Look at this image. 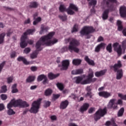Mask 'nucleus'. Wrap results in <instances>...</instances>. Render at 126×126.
<instances>
[{
  "label": "nucleus",
  "mask_w": 126,
  "mask_h": 126,
  "mask_svg": "<svg viewBox=\"0 0 126 126\" xmlns=\"http://www.w3.org/2000/svg\"><path fill=\"white\" fill-rule=\"evenodd\" d=\"M117 0H102L101 2L100 6L103 9L107 8L103 12L102 18L103 20H107L109 17L110 11H113L115 9L113 3H117Z\"/></svg>",
  "instance_id": "f257e3e1"
},
{
  "label": "nucleus",
  "mask_w": 126,
  "mask_h": 126,
  "mask_svg": "<svg viewBox=\"0 0 126 126\" xmlns=\"http://www.w3.org/2000/svg\"><path fill=\"white\" fill-rule=\"evenodd\" d=\"M54 35H55V32H50L47 35L42 36L36 42L35 48L38 49H40L41 46H44V45L46 46H52L56 44V43H58V39L48 41V40H51L54 36Z\"/></svg>",
  "instance_id": "f03ea898"
},
{
  "label": "nucleus",
  "mask_w": 126,
  "mask_h": 126,
  "mask_svg": "<svg viewBox=\"0 0 126 126\" xmlns=\"http://www.w3.org/2000/svg\"><path fill=\"white\" fill-rule=\"evenodd\" d=\"M67 42L70 41L68 49L70 53H72L73 52L77 54L79 53V48H77L80 45L79 40L73 38H69L67 39Z\"/></svg>",
  "instance_id": "7ed1b4c3"
},
{
  "label": "nucleus",
  "mask_w": 126,
  "mask_h": 126,
  "mask_svg": "<svg viewBox=\"0 0 126 126\" xmlns=\"http://www.w3.org/2000/svg\"><path fill=\"white\" fill-rule=\"evenodd\" d=\"M114 51L117 53L118 57H121L122 54L126 53V38L122 42V45H120L118 42L114 43L113 44Z\"/></svg>",
  "instance_id": "20e7f679"
},
{
  "label": "nucleus",
  "mask_w": 126,
  "mask_h": 126,
  "mask_svg": "<svg viewBox=\"0 0 126 126\" xmlns=\"http://www.w3.org/2000/svg\"><path fill=\"white\" fill-rule=\"evenodd\" d=\"M41 102H42V98H38L37 100L34 101L32 104V106L31 109L30 110L27 109L24 110L23 114L26 115L29 111L30 113H31V114H37V113L39 112Z\"/></svg>",
  "instance_id": "39448f33"
},
{
  "label": "nucleus",
  "mask_w": 126,
  "mask_h": 126,
  "mask_svg": "<svg viewBox=\"0 0 126 126\" xmlns=\"http://www.w3.org/2000/svg\"><path fill=\"white\" fill-rule=\"evenodd\" d=\"M123 66L122 64V62L121 61H118L117 63L114 64L112 67L113 68L114 72H117L116 74V79L120 80L122 79L123 76H124V72H123V69H120Z\"/></svg>",
  "instance_id": "423d86ee"
},
{
  "label": "nucleus",
  "mask_w": 126,
  "mask_h": 126,
  "mask_svg": "<svg viewBox=\"0 0 126 126\" xmlns=\"http://www.w3.org/2000/svg\"><path fill=\"white\" fill-rule=\"evenodd\" d=\"M33 32H35V29H29L22 35L21 43H20V47L22 49H24V48L27 47V35H30V34L32 35Z\"/></svg>",
  "instance_id": "0eeeda50"
},
{
  "label": "nucleus",
  "mask_w": 126,
  "mask_h": 126,
  "mask_svg": "<svg viewBox=\"0 0 126 126\" xmlns=\"http://www.w3.org/2000/svg\"><path fill=\"white\" fill-rule=\"evenodd\" d=\"M94 31V29L92 27L84 26L80 32V33L81 37H83V36H86L85 39H90L91 36L89 34L93 33Z\"/></svg>",
  "instance_id": "6e6552de"
},
{
  "label": "nucleus",
  "mask_w": 126,
  "mask_h": 126,
  "mask_svg": "<svg viewBox=\"0 0 126 126\" xmlns=\"http://www.w3.org/2000/svg\"><path fill=\"white\" fill-rule=\"evenodd\" d=\"M116 102V99L113 98L110 99L107 108L108 109H113V110H118V105H120V106H123V100L121 99L118 100L117 103H115Z\"/></svg>",
  "instance_id": "1a4fd4ad"
},
{
  "label": "nucleus",
  "mask_w": 126,
  "mask_h": 126,
  "mask_svg": "<svg viewBox=\"0 0 126 126\" xmlns=\"http://www.w3.org/2000/svg\"><path fill=\"white\" fill-rule=\"evenodd\" d=\"M107 114V108L104 107L103 109H99L94 115V119L95 122L101 119V117H104Z\"/></svg>",
  "instance_id": "9d476101"
},
{
  "label": "nucleus",
  "mask_w": 126,
  "mask_h": 126,
  "mask_svg": "<svg viewBox=\"0 0 126 126\" xmlns=\"http://www.w3.org/2000/svg\"><path fill=\"white\" fill-rule=\"evenodd\" d=\"M13 104L14 107H20L21 108H27V107H29V104L22 99L13 100Z\"/></svg>",
  "instance_id": "9b49d317"
},
{
  "label": "nucleus",
  "mask_w": 126,
  "mask_h": 126,
  "mask_svg": "<svg viewBox=\"0 0 126 126\" xmlns=\"http://www.w3.org/2000/svg\"><path fill=\"white\" fill-rule=\"evenodd\" d=\"M93 77H94V72H93V70H92V69L90 68L89 69V73L88 76V78L87 79L83 81L82 84H84L85 83H86L88 81H90V80L92 78H93Z\"/></svg>",
  "instance_id": "f8f14e48"
},
{
  "label": "nucleus",
  "mask_w": 126,
  "mask_h": 126,
  "mask_svg": "<svg viewBox=\"0 0 126 126\" xmlns=\"http://www.w3.org/2000/svg\"><path fill=\"white\" fill-rule=\"evenodd\" d=\"M62 66L61 68V70H66L69 66V61L68 60H63L62 62Z\"/></svg>",
  "instance_id": "ddd939ff"
},
{
  "label": "nucleus",
  "mask_w": 126,
  "mask_h": 126,
  "mask_svg": "<svg viewBox=\"0 0 126 126\" xmlns=\"http://www.w3.org/2000/svg\"><path fill=\"white\" fill-rule=\"evenodd\" d=\"M98 95L100 97H103V98H109V97H111L112 95L111 94V93H109L108 92L103 91L98 93Z\"/></svg>",
  "instance_id": "4468645a"
},
{
  "label": "nucleus",
  "mask_w": 126,
  "mask_h": 126,
  "mask_svg": "<svg viewBox=\"0 0 126 126\" xmlns=\"http://www.w3.org/2000/svg\"><path fill=\"white\" fill-rule=\"evenodd\" d=\"M88 108H89V103H85L82 106H81L79 109V112H80V113H82V114H83L84 112L88 110Z\"/></svg>",
  "instance_id": "2eb2a0df"
},
{
  "label": "nucleus",
  "mask_w": 126,
  "mask_h": 126,
  "mask_svg": "<svg viewBox=\"0 0 126 126\" xmlns=\"http://www.w3.org/2000/svg\"><path fill=\"white\" fill-rule=\"evenodd\" d=\"M105 46H106V44L104 43H101L97 45L96 47H95L94 49V51L95 53H99L100 51H101V49H105Z\"/></svg>",
  "instance_id": "dca6fc26"
},
{
  "label": "nucleus",
  "mask_w": 126,
  "mask_h": 126,
  "mask_svg": "<svg viewBox=\"0 0 126 126\" xmlns=\"http://www.w3.org/2000/svg\"><path fill=\"white\" fill-rule=\"evenodd\" d=\"M120 13L121 17H126V7L121 6L120 8Z\"/></svg>",
  "instance_id": "f3484780"
},
{
  "label": "nucleus",
  "mask_w": 126,
  "mask_h": 126,
  "mask_svg": "<svg viewBox=\"0 0 126 126\" xmlns=\"http://www.w3.org/2000/svg\"><path fill=\"white\" fill-rule=\"evenodd\" d=\"M107 72V70H102L99 71H96L94 73V75L96 77H100V76H103V75H105V73Z\"/></svg>",
  "instance_id": "a211bd4d"
},
{
  "label": "nucleus",
  "mask_w": 126,
  "mask_h": 126,
  "mask_svg": "<svg viewBox=\"0 0 126 126\" xmlns=\"http://www.w3.org/2000/svg\"><path fill=\"white\" fill-rule=\"evenodd\" d=\"M68 104H69V103L67 100L62 101L60 104V109L62 110H64V109H66L67 106H68Z\"/></svg>",
  "instance_id": "6ab92c4d"
},
{
  "label": "nucleus",
  "mask_w": 126,
  "mask_h": 126,
  "mask_svg": "<svg viewBox=\"0 0 126 126\" xmlns=\"http://www.w3.org/2000/svg\"><path fill=\"white\" fill-rule=\"evenodd\" d=\"M85 61L89 64L90 65H92L93 66H94L95 65V63L94 62V61L91 60L89 59L88 56H86L85 57Z\"/></svg>",
  "instance_id": "aec40b11"
},
{
  "label": "nucleus",
  "mask_w": 126,
  "mask_h": 126,
  "mask_svg": "<svg viewBox=\"0 0 126 126\" xmlns=\"http://www.w3.org/2000/svg\"><path fill=\"white\" fill-rule=\"evenodd\" d=\"M18 62H23V63L26 65L29 64V62L27 61V60L25 58L21 56H19L17 58Z\"/></svg>",
  "instance_id": "412c9836"
},
{
  "label": "nucleus",
  "mask_w": 126,
  "mask_h": 126,
  "mask_svg": "<svg viewBox=\"0 0 126 126\" xmlns=\"http://www.w3.org/2000/svg\"><path fill=\"white\" fill-rule=\"evenodd\" d=\"M60 76V74H55L52 72L48 73V77L50 80H53V79H55V78H57V77H59Z\"/></svg>",
  "instance_id": "4be33fe9"
},
{
  "label": "nucleus",
  "mask_w": 126,
  "mask_h": 126,
  "mask_svg": "<svg viewBox=\"0 0 126 126\" xmlns=\"http://www.w3.org/2000/svg\"><path fill=\"white\" fill-rule=\"evenodd\" d=\"M39 6V4L36 1H32L30 3L29 7L30 8H37Z\"/></svg>",
  "instance_id": "5701e85b"
},
{
  "label": "nucleus",
  "mask_w": 126,
  "mask_h": 126,
  "mask_svg": "<svg viewBox=\"0 0 126 126\" xmlns=\"http://www.w3.org/2000/svg\"><path fill=\"white\" fill-rule=\"evenodd\" d=\"M82 73H83V69H82L73 70L71 71V74L74 75H76L77 74H82Z\"/></svg>",
  "instance_id": "b1692460"
},
{
  "label": "nucleus",
  "mask_w": 126,
  "mask_h": 126,
  "mask_svg": "<svg viewBox=\"0 0 126 126\" xmlns=\"http://www.w3.org/2000/svg\"><path fill=\"white\" fill-rule=\"evenodd\" d=\"M83 78L81 76H77L76 77V81L75 83L76 84H81L82 85H85L86 84H82V82H83Z\"/></svg>",
  "instance_id": "393cba45"
},
{
  "label": "nucleus",
  "mask_w": 126,
  "mask_h": 126,
  "mask_svg": "<svg viewBox=\"0 0 126 126\" xmlns=\"http://www.w3.org/2000/svg\"><path fill=\"white\" fill-rule=\"evenodd\" d=\"M38 54H39V53L37 50L32 52V54H30L31 59H32V60H34V59H37V57H38Z\"/></svg>",
  "instance_id": "a878e982"
},
{
  "label": "nucleus",
  "mask_w": 126,
  "mask_h": 126,
  "mask_svg": "<svg viewBox=\"0 0 126 126\" xmlns=\"http://www.w3.org/2000/svg\"><path fill=\"white\" fill-rule=\"evenodd\" d=\"M48 30H49V27H44V25H41V30L39 32V34L40 35H42V34L43 33H44V32H47V31H48Z\"/></svg>",
  "instance_id": "bb28decb"
},
{
  "label": "nucleus",
  "mask_w": 126,
  "mask_h": 126,
  "mask_svg": "<svg viewBox=\"0 0 126 126\" xmlns=\"http://www.w3.org/2000/svg\"><path fill=\"white\" fill-rule=\"evenodd\" d=\"M17 87V85L16 84H14L12 86V87H11L12 93L14 94V93H17V92H18V89L16 88Z\"/></svg>",
  "instance_id": "cd10ccee"
},
{
  "label": "nucleus",
  "mask_w": 126,
  "mask_h": 126,
  "mask_svg": "<svg viewBox=\"0 0 126 126\" xmlns=\"http://www.w3.org/2000/svg\"><path fill=\"white\" fill-rule=\"evenodd\" d=\"M35 78L36 77L34 76H30L27 78L26 82H28L29 83H30L31 82H33V81L35 80Z\"/></svg>",
  "instance_id": "c85d7f7f"
},
{
  "label": "nucleus",
  "mask_w": 126,
  "mask_h": 126,
  "mask_svg": "<svg viewBox=\"0 0 126 126\" xmlns=\"http://www.w3.org/2000/svg\"><path fill=\"white\" fill-rule=\"evenodd\" d=\"M5 37V33L3 32L0 34V45L3 44L4 42V37Z\"/></svg>",
  "instance_id": "c756f323"
},
{
  "label": "nucleus",
  "mask_w": 126,
  "mask_h": 126,
  "mask_svg": "<svg viewBox=\"0 0 126 126\" xmlns=\"http://www.w3.org/2000/svg\"><path fill=\"white\" fill-rule=\"evenodd\" d=\"M74 65H79L81 63V60L79 59H74L72 61Z\"/></svg>",
  "instance_id": "7c9ffc66"
},
{
  "label": "nucleus",
  "mask_w": 126,
  "mask_h": 126,
  "mask_svg": "<svg viewBox=\"0 0 126 126\" xmlns=\"http://www.w3.org/2000/svg\"><path fill=\"white\" fill-rule=\"evenodd\" d=\"M124 112L125 108H124V107L121 108L118 112V117H123Z\"/></svg>",
  "instance_id": "2f4dec72"
},
{
  "label": "nucleus",
  "mask_w": 126,
  "mask_h": 126,
  "mask_svg": "<svg viewBox=\"0 0 126 126\" xmlns=\"http://www.w3.org/2000/svg\"><path fill=\"white\" fill-rule=\"evenodd\" d=\"M59 11L60 12H64V11H66V8L64 5L61 4L59 7Z\"/></svg>",
  "instance_id": "473e14b6"
},
{
  "label": "nucleus",
  "mask_w": 126,
  "mask_h": 126,
  "mask_svg": "<svg viewBox=\"0 0 126 126\" xmlns=\"http://www.w3.org/2000/svg\"><path fill=\"white\" fill-rule=\"evenodd\" d=\"M69 8H70V9H73V10H74L75 11H78V8L72 3L70 4Z\"/></svg>",
  "instance_id": "72a5a7b5"
},
{
  "label": "nucleus",
  "mask_w": 126,
  "mask_h": 126,
  "mask_svg": "<svg viewBox=\"0 0 126 126\" xmlns=\"http://www.w3.org/2000/svg\"><path fill=\"white\" fill-rule=\"evenodd\" d=\"M47 76L45 75L44 74L40 75L37 77V81H42L43 79H44Z\"/></svg>",
  "instance_id": "f704fd0d"
},
{
  "label": "nucleus",
  "mask_w": 126,
  "mask_h": 126,
  "mask_svg": "<svg viewBox=\"0 0 126 126\" xmlns=\"http://www.w3.org/2000/svg\"><path fill=\"white\" fill-rule=\"evenodd\" d=\"M53 93V91L50 89L46 90L44 93L45 96H50Z\"/></svg>",
  "instance_id": "c9c22d12"
},
{
  "label": "nucleus",
  "mask_w": 126,
  "mask_h": 126,
  "mask_svg": "<svg viewBox=\"0 0 126 126\" xmlns=\"http://www.w3.org/2000/svg\"><path fill=\"white\" fill-rule=\"evenodd\" d=\"M106 51L108 52V53H112L113 51L112 50V43H109L106 47Z\"/></svg>",
  "instance_id": "e433bc0d"
},
{
  "label": "nucleus",
  "mask_w": 126,
  "mask_h": 126,
  "mask_svg": "<svg viewBox=\"0 0 126 126\" xmlns=\"http://www.w3.org/2000/svg\"><path fill=\"white\" fill-rule=\"evenodd\" d=\"M42 21V18L41 17H37L34 21L33 22V25H37L39 22Z\"/></svg>",
  "instance_id": "4c0bfd02"
},
{
  "label": "nucleus",
  "mask_w": 126,
  "mask_h": 126,
  "mask_svg": "<svg viewBox=\"0 0 126 126\" xmlns=\"http://www.w3.org/2000/svg\"><path fill=\"white\" fill-rule=\"evenodd\" d=\"M97 4V0H91L89 2V5L91 6L93 5L94 7Z\"/></svg>",
  "instance_id": "58836bf2"
},
{
  "label": "nucleus",
  "mask_w": 126,
  "mask_h": 126,
  "mask_svg": "<svg viewBox=\"0 0 126 126\" xmlns=\"http://www.w3.org/2000/svg\"><path fill=\"white\" fill-rule=\"evenodd\" d=\"M7 115H8V116H12V115H15V112H14L12 109H9L7 110Z\"/></svg>",
  "instance_id": "ea45409f"
},
{
  "label": "nucleus",
  "mask_w": 126,
  "mask_h": 126,
  "mask_svg": "<svg viewBox=\"0 0 126 126\" xmlns=\"http://www.w3.org/2000/svg\"><path fill=\"white\" fill-rule=\"evenodd\" d=\"M12 107H14V104H13V99H12L11 102H10L7 106V109H11V108H12Z\"/></svg>",
  "instance_id": "a19ab883"
},
{
  "label": "nucleus",
  "mask_w": 126,
  "mask_h": 126,
  "mask_svg": "<svg viewBox=\"0 0 126 126\" xmlns=\"http://www.w3.org/2000/svg\"><path fill=\"white\" fill-rule=\"evenodd\" d=\"M57 86L58 88H59V90H61V91L63 90V85L62 83H58L57 84Z\"/></svg>",
  "instance_id": "79ce46f5"
},
{
  "label": "nucleus",
  "mask_w": 126,
  "mask_h": 126,
  "mask_svg": "<svg viewBox=\"0 0 126 126\" xmlns=\"http://www.w3.org/2000/svg\"><path fill=\"white\" fill-rule=\"evenodd\" d=\"M59 18L62 21H65V20H67V16L66 15H59Z\"/></svg>",
  "instance_id": "37998d69"
},
{
  "label": "nucleus",
  "mask_w": 126,
  "mask_h": 126,
  "mask_svg": "<svg viewBox=\"0 0 126 126\" xmlns=\"http://www.w3.org/2000/svg\"><path fill=\"white\" fill-rule=\"evenodd\" d=\"M78 26H77V24H75L73 26V29L71 31L72 33H73L74 32H77L78 31Z\"/></svg>",
  "instance_id": "c03bdc74"
},
{
  "label": "nucleus",
  "mask_w": 126,
  "mask_h": 126,
  "mask_svg": "<svg viewBox=\"0 0 126 126\" xmlns=\"http://www.w3.org/2000/svg\"><path fill=\"white\" fill-rule=\"evenodd\" d=\"M16 52L13 51L10 54L11 59H14L16 57Z\"/></svg>",
  "instance_id": "a18cd8bd"
},
{
  "label": "nucleus",
  "mask_w": 126,
  "mask_h": 126,
  "mask_svg": "<svg viewBox=\"0 0 126 126\" xmlns=\"http://www.w3.org/2000/svg\"><path fill=\"white\" fill-rule=\"evenodd\" d=\"M1 89L0 91L1 93H5V92L7 91L6 86H2L1 88Z\"/></svg>",
  "instance_id": "49530a36"
},
{
  "label": "nucleus",
  "mask_w": 126,
  "mask_h": 126,
  "mask_svg": "<svg viewBox=\"0 0 126 126\" xmlns=\"http://www.w3.org/2000/svg\"><path fill=\"white\" fill-rule=\"evenodd\" d=\"M97 80V78H91L90 81H88L86 83H85L84 84H89L91 83L92 82H95Z\"/></svg>",
  "instance_id": "de8ad7c7"
},
{
  "label": "nucleus",
  "mask_w": 126,
  "mask_h": 126,
  "mask_svg": "<svg viewBox=\"0 0 126 126\" xmlns=\"http://www.w3.org/2000/svg\"><path fill=\"white\" fill-rule=\"evenodd\" d=\"M66 11L69 15H73L74 14V11L71 10V9H67Z\"/></svg>",
  "instance_id": "09e8293b"
},
{
  "label": "nucleus",
  "mask_w": 126,
  "mask_h": 126,
  "mask_svg": "<svg viewBox=\"0 0 126 126\" xmlns=\"http://www.w3.org/2000/svg\"><path fill=\"white\" fill-rule=\"evenodd\" d=\"M118 97L121 98L122 100H125V101H126V94L124 95L122 94H119Z\"/></svg>",
  "instance_id": "8fccbe9b"
},
{
  "label": "nucleus",
  "mask_w": 126,
  "mask_h": 126,
  "mask_svg": "<svg viewBox=\"0 0 126 126\" xmlns=\"http://www.w3.org/2000/svg\"><path fill=\"white\" fill-rule=\"evenodd\" d=\"M6 62L3 61L2 63L0 64V73L1 72V70H2V68H3L4 65H5Z\"/></svg>",
  "instance_id": "3c124183"
},
{
  "label": "nucleus",
  "mask_w": 126,
  "mask_h": 126,
  "mask_svg": "<svg viewBox=\"0 0 126 126\" xmlns=\"http://www.w3.org/2000/svg\"><path fill=\"white\" fill-rule=\"evenodd\" d=\"M0 98L1 100L4 101L7 99V95H6V94H2L0 95Z\"/></svg>",
  "instance_id": "603ef678"
},
{
  "label": "nucleus",
  "mask_w": 126,
  "mask_h": 126,
  "mask_svg": "<svg viewBox=\"0 0 126 126\" xmlns=\"http://www.w3.org/2000/svg\"><path fill=\"white\" fill-rule=\"evenodd\" d=\"M30 52H31V49H30V48L29 47L26 48L24 50V53H25V54H29Z\"/></svg>",
  "instance_id": "864d4df0"
},
{
  "label": "nucleus",
  "mask_w": 126,
  "mask_h": 126,
  "mask_svg": "<svg viewBox=\"0 0 126 126\" xmlns=\"http://www.w3.org/2000/svg\"><path fill=\"white\" fill-rule=\"evenodd\" d=\"M12 80H13V77L12 76L9 77L7 78V82L9 84L11 83V82H12Z\"/></svg>",
  "instance_id": "5fc2aeb1"
},
{
  "label": "nucleus",
  "mask_w": 126,
  "mask_h": 126,
  "mask_svg": "<svg viewBox=\"0 0 126 126\" xmlns=\"http://www.w3.org/2000/svg\"><path fill=\"white\" fill-rule=\"evenodd\" d=\"M4 109H5L4 104H3V103H0V112H1V111H3Z\"/></svg>",
  "instance_id": "6e6d98bb"
},
{
  "label": "nucleus",
  "mask_w": 126,
  "mask_h": 126,
  "mask_svg": "<svg viewBox=\"0 0 126 126\" xmlns=\"http://www.w3.org/2000/svg\"><path fill=\"white\" fill-rule=\"evenodd\" d=\"M50 105H51V102L45 101V104H44V107H45V108H48V107H50Z\"/></svg>",
  "instance_id": "4d7b16f0"
},
{
  "label": "nucleus",
  "mask_w": 126,
  "mask_h": 126,
  "mask_svg": "<svg viewBox=\"0 0 126 126\" xmlns=\"http://www.w3.org/2000/svg\"><path fill=\"white\" fill-rule=\"evenodd\" d=\"M60 94H54L53 100H57V99H59L60 98Z\"/></svg>",
  "instance_id": "13d9d810"
},
{
  "label": "nucleus",
  "mask_w": 126,
  "mask_h": 126,
  "mask_svg": "<svg viewBox=\"0 0 126 126\" xmlns=\"http://www.w3.org/2000/svg\"><path fill=\"white\" fill-rule=\"evenodd\" d=\"M37 68L35 66H33L31 67V70L32 71H36Z\"/></svg>",
  "instance_id": "bf43d9fd"
},
{
  "label": "nucleus",
  "mask_w": 126,
  "mask_h": 126,
  "mask_svg": "<svg viewBox=\"0 0 126 126\" xmlns=\"http://www.w3.org/2000/svg\"><path fill=\"white\" fill-rule=\"evenodd\" d=\"M104 41V37L100 36L97 39V42H100Z\"/></svg>",
  "instance_id": "052dcab7"
},
{
  "label": "nucleus",
  "mask_w": 126,
  "mask_h": 126,
  "mask_svg": "<svg viewBox=\"0 0 126 126\" xmlns=\"http://www.w3.org/2000/svg\"><path fill=\"white\" fill-rule=\"evenodd\" d=\"M94 110H95V108L93 107H91V108H90L88 111L89 114H92V113L94 112Z\"/></svg>",
  "instance_id": "680f3d73"
},
{
  "label": "nucleus",
  "mask_w": 126,
  "mask_h": 126,
  "mask_svg": "<svg viewBox=\"0 0 126 126\" xmlns=\"http://www.w3.org/2000/svg\"><path fill=\"white\" fill-rule=\"evenodd\" d=\"M50 119L52 121H57V116L56 115H52L50 117Z\"/></svg>",
  "instance_id": "e2e57ef3"
},
{
  "label": "nucleus",
  "mask_w": 126,
  "mask_h": 126,
  "mask_svg": "<svg viewBox=\"0 0 126 126\" xmlns=\"http://www.w3.org/2000/svg\"><path fill=\"white\" fill-rule=\"evenodd\" d=\"M112 125L113 124H112V122H111V121H107L105 124V126H110Z\"/></svg>",
  "instance_id": "0e129e2a"
},
{
  "label": "nucleus",
  "mask_w": 126,
  "mask_h": 126,
  "mask_svg": "<svg viewBox=\"0 0 126 126\" xmlns=\"http://www.w3.org/2000/svg\"><path fill=\"white\" fill-rule=\"evenodd\" d=\"M48 82V78L47 77L44 79L42 83L44 85H46L47 84V82Z\"/></svg>",
  "instance_id": "69168bd1"
},
{
  "label": "nucleus",
  "mask_w": 126,
  "mask_h": 126,
  "mask_svg": "<svg viewBox=\"0 0 126 126\" xmlns=\"http://www.w3.org/2000/svg\"><path fill=\"white\" fill-rule=\"evenodd\" d=\"M118 30L119 31H122V30H123V26L122 25H120V26H118Z\"/></svg>",
  "instance_id": "338daca9"
},
{
  "label": "nucleus",
  "mask_w": 126,
  "mask_h": 126,
  "mask_svg": "<svg viewBox=\"0 0 126 126\" xmlns=\"http://www.w3.org/2000/svg\"><path fill=\"white\" fill-rule=\"evenodd\" d=\"M122 33H123L124 36H125V37H126V28L124 29L123 30Z\"/></svg>",
  "instance_id": "774afa93"
}]
</instances>
